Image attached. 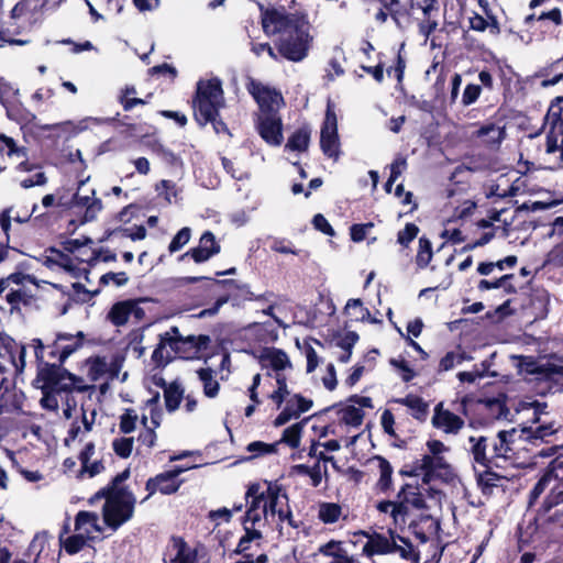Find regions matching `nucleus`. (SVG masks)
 <instances>
[{
	"label": "nucleus",
	"instance_id": "obj_35",
	"mask_svg": "<svg viewBox=\"0 0 563 563\" xmlns=\"http://www.w3.org/2000/svg\"><path fill=\"white\" fill-rule=\"evenodd\" d=\"M319 552L325 556L333 558L331 563H354V558L347 555L341 548L340 541L331 540L319 548Z\"/></svg>",
	"mask_w": 563,
	"mask_h": 563
},
{
	"label": "nucleus",
	"instance_id": "obj_43",
	"mask_svg": "<svg viewBox=\"0 0 563 563\" xmlns=\"http://www.w3.org/2000/svg\"><path fill=\"white\" fill-rule=\"evenodd\" d=\"M433 256L432 244L429 239L422 236L419 239V247L416 255V264L418 268H426Z\"/></svg>",
	"mask_w": 563,
	"mask_h": 563
},
{
	"label": "nucleus",
	"instance_id": "obj_54",
	"mask_svg": "<svg viewBox=\"0 0 563 563\" xmlns=\"http://www.w3.org/2000/svg\"><path fill=\"white\" fill-rule=\"evenodd\" d=\"M108 369L104 358L96 357L88 363V376L92 382L99 380Z\"/></svg>",
	"mask_w": 563,
	"mask_h": 563
},
{
	"label": "nucleus",
	"instance_id": "obj_1",
	"mask_svg": "<svg viewBox=\"0 0 563 563\" xmlns=\"http://www.w3.org/2000/svg\"><path fill=\"white\" fill-rule=\"evenodd\" d=\"M245 501L244 529H260L284 521L292 526L287 493L277 483H267L264 490L258 484H252L245 493Z\"/></svg>",
	"mask_w": 563,
	"mask_h": 563
},
{
	"label": "nucleus",
	"instance_id": "obj_41",
	"mask_svg": "<svg viewBox=\"0 0 563 563\" xmlns=\"http://www.w3.org/2000/svg\"><path fill=\"white\" fill-rule=\"evenodd\" d=\"M310 141V129L301 128L298 129L288 139L285 150L305 152L308 148Z\"/></svg>",
	"mask_w": 563,
	"mask_h": 563
},
{
	"label": "nucleus",
	"instance_id": "obj_22",
	"mask_svg": "<svg viewBox=\"0 0 563 563\" xmlns=\"http://www.w3.org/2000/svg\"><path fill=\"white\" fill-rule=\"evenodd\" d=\"M432 424L445 433L456 434L463 428L464 420L439 404L434 409Z\"/></svg>",
	"mask_w": 563,
	"mask_h": 563
},
{
	"label": "nucleus",
	"instance_id": "obj_10",
	"mask_svg": "<svg viewBox=\"0 0 563 563\" xmlns=\"http://www.w3.org/2000/svg\"><path fill=\"white\" fill-rule=\"evenodd\" d=\"M71 206L78 210H84V221L96 220L102 210V201L96 197V190L86 188V180H80L77 191L73 196Z\"/></svg>",
	"mask_w": 563,
	"mask_h": 563
},
{
	"label": "nucleus",
	"instance_id": "obj_5",
	"mask_svg": "<svg viewBox=\"0 0 563 563\" xmlns=\"http://www.w3.org/2000/svg\"><path fill=\"white\" fill-rule=\"evenodd\" d=\"M310 42L308 25L301 23L280 35L277 49L282 57L291 62H300L308 55Z\"/></svg>",
	"mask_w": 563,
	"mask_h": 563
},
{
	"label": "nucleus",
	"instance_id": "obj_47",
	"mask_svg": "<svg viewBox=\"0 0 563 563\" xmlns=\"http://www.w3.org/2000/svg\"><path fill=\"white\" fill-rule=\"evenodd\" d=\"M23 285H11L7 290L5 299L11 305V310L18 309L21 303H26L30 296L22 288Z\"/></svg>",
	"mask_w": 563,
	"mask_h": 563
},
{
	"label": "nucleus",
	"instance_id": "obj_13",
	"mask_svg": "<svg viewBox=\"0 0 563 563\" xmlns=\"http://www.w3.org/2000/svg\"><path fill=\"white\" fill-rule=\"evenodd\" d=\"M526 371L533 374L537 380L548 383L551 390H563V365L550 362L538 365L531 361L527 363Z\"/></svg>",
	"mask_w": 563,
	"mask_h": 563
},
{
	"label": "nucleus",
	"instance_id": "obj_4",
	"mask_svg": "<svg viewBox=\"0 0 563 563\" xmlns=\"http://www.w3.org/2000/svg\"><path fill=\"white\" fill-rule=\"evenodd\" d=\"M209 341L207 335L183 336L177 327H172L168 331L159 334V343L152 357L157 363L168 362L176 355L185 353L187 346L200 350L206 347Z\"/></svg>",
	"mask_w": 563,
	"mask_h": 563
},
{
	"label": "nucleus",
	"instance_id": "obj_49",
	"mask_svg": "<svg viewBox=\"0 0 563 563\" xmlns=\"http://www.w3.org/2000/svg\"><path fill=\"white\" fill-rule=\"evenodd\" d=\"M492 22L489 23L487 20H485L479 14H474L470 18V27L474 31L483 32L487 27L489 29L490 33L498 34L499 33V26L497 21L494 18H490Z\"/></svg>",
	"mask_w": 563,
	"mask_h": 563
},
{
	"label": "nucleus",
	"instance_id": "obj_46",
	"mask_svg": "<svg viewBox=\"0 0 563 563\" xmlns=\"http://www.w3.org/2000/svg\"><path fill=\"white\" fill-rule=\"evenodd\" d=\"M553 479H555V478H554V475L552 472H547L541 476V478L537 482V484L534 485V487L532 488V490L529 494V498H528L529 508H531L536 504L538 498L541 496V494L544 493V490L549 487L550 483Z\"/></svg>",
	"mask_w": 563,
	"mask_h": 563
},
{
	"label": "nucleus",
	"instance_id": "obj_6",
	"mask_svg": "<svg viewBox=\"0 0 563 563\" xmlns=\"http://www.w3.org/2000/svg\"><path fill=\"white\" fill-rule=\"evenodd\" d=\"M55 364H45L38 372V377L44 383V388L56 393H70L74 389L78 391L87 390L86 385H81L82 379L69 373L65 368Z\"/></svg>",
	"mask_w": 563,
	"mask_h": 563
},
{
	"label": "nucleus",
	"instance_id": "obj_9",
	"mask_svg": "<svg viewBox=\"0 0 563 563\" xmlns=\"http://www.w3.org/2000/svg\"><path fill=\"white\" fill-rule=\"evenodd\" d=\"M320 146L324 155L338 159L340 141L338 135V121L333 106L329 102L325 118L320 132Z\"/></svg>",
	"mask_w": 563,
	"mask_h": 563
},
{
	"label": "nucleus",
	"instance_id": "obj_32",
	"mask_svg": "<svg viewBox=\"0 0 563 563\" xmlns=\"http://www.w3.org/2000/svg\"><path fill=\"white\" fill-rule=\"evenodd\" d=\"M525 409L531 411V416L527 418L520 426H538L539 421H555L548 412V405L540 401H531L525 404Z\"/></svg>",
	"mask_w": 563,
	"mask_h": 563
},
{
	"label": "nucleus",
	"instance_id": "obj_59",
	"mask_svg": "<svg viewBox=\"0 0 563 563\" xmlns=\"http://www.w3.org/2000/svg\"><path fill=\"white\" fill-rule=\"evenodd\" d=\"M89 538L85 534L77 532L74 536L68 537L64 542L65 551L69 554L79 552L86 544Z\"/></svg>",
	"mask_w": 563,
	"mask_h": 563
},
{
	"label": "nucleus",
	"instance_id": "obj_31",
	"mask_svg": "<svg viewBox=\"0 0 563 563\" xmlns=\"http://www.w3.org/2000/svg\"><path fill=\"white\" fill-rule=\"evenodd\" d=\"M43 264L48 268L58 266L69 273H74L76 268L73 258L56 249H48L46 251V254L43 256Z\"/></svg>",
	"mask_w": 563,
	"mask_h": 563
},
{
	"label": "nucleus",
	"instance_id": "obj_15",
	"mask_svg": "<svg viewBox=\"0 0 563 563\" xmlns=\"http://www.w3.org/2000/svg\"><path fill=\"white\" fill-rule=\"evenodd\" d=\"M187 468L185 467H175L172 471L163 472L155 477L150 478L146 482V490L148 492V495L145 499H147L150 496L155 494L156 492H159L164 495H170L176 493L183 481L178 478V476L185 472Z\"/></svg>",
	"mask_w": 563,
	"mask_h": 563
},
{
	"label": "nucleus",
	"instance_id": "obj_55",
	"mask_svg": "<svg viewBox=\"0 0 563 563\" xmlns=\"http://www.w3.org/2000/svg\"><path fill=\"white\" fill-rule=\"evenodd\" d=\"M363 418V410L354 406H349L342 411V421L347 426L358 427L362 424Z\"/></svg>",
	"mask_w": 563,
	"mask_h": 563
},
{
	"label": "nucleus",
	"instance_id": "obj_23",
	"mask_svg": "<svg viewBox=\"0 0 563 563\" xmlns=\"http://www.w3.org/2000/svg\"><path fill=\"white\" fill-rule=\"evenodd\" d=\"M219 252L220 245L216 242L214 235L206 231L199 240V245L183 254L180 260L190 255L196 263H203Z\"/></svg>",
	"mask_w": 563,
	"mask_h": 563
},
{
	"label": "nucleus",
	"instance_id": "obj_3",
	"mask_svg": "<svg viewBox=\"0 0 563 563\" xmlns=\"http://www.w3.org/2000/svg\"><path fill=\"white\" fill-rule=\"evenodd\" d=\"M192 103L196 121L200 125L208 124L224 106L221 81L218 78L198 81Z\"/></svg>",
	"mask_w": 563,
	"mask_h": 563
},
{
	"label": "nucleus",
	"instance_id": "obj_56",
	"mask_svg": "<svg viewBox=\"0 0 563 563\" xmlns=\"http://www.w3.org/2000/svg\"><path fill=\"white\" fill-rule=\"evenodd\" d=\"M301 427L299 423L292 424L286 428L283 432L280 442L286 443L292 449H296L300 444Z\"/></svg>",
	"mask_w": 563,
	"mask_h": 563
},
{
	"label": "nucleus",
	"instance_id": "obj_53",
	"mask_svg": "<svg viewBox=\"0 0 563 563\" xmlns=\"http://www.w3.org/2000/svg\"><path fill=\"white\" fill-rule=\"evenodd\" d=\"M245 534L240 539L236 552L246 553L251 549V543L260 541L263 538L261 529H244Z\"/></svg>",
	"mask_w": 563,
	"mask_h": 563
},
{
	"label": "nucleus",
	"instance_id": "obj_24",
	"mask_svg": "<svg viewBox=\"0 0 563 563\" xmlns=\"http://www.w3.org/2000/svg\"><path fill=\"white\" fill-rule=\"evenodd\" d=\"M498 445L503 450V462L512 461L520 450L527 449L521 444L517 428L499 431Z\"/></svg>",
	"mask_w": 563,
	"mask_h": 563
},
{
	"label": "nucleus",
	"instance_id": "obj_40",
	"mask_svg": "<svg viewBox=\"0 0 563 563\" xmlns=\"http://www.w3.org/2000/svg\"><path fill=\"white\" fill-rule=\"evenodd\" d=\"M376 508L379 512L390 514L396 525L405 523L407 507L405 505H400L399 501H379L377 503Z\"/></svg>",
	"mask_w": 563,
	"mask_h": 563
},
{
	"label": "nucleus",
	"instance_id": "obj_27",
	"mask_svg": "<svg viewBox=\"0 0 563 563\" xmlns=\"http://www.w3.org/2000/svg\"><path fill=\"white\" fill-rule=\"evenodd\" d=\"M517 181L510 184V180L506 175H500L496 183L490 184L486 188V197L487 198H506L514 197L520 191V186Z\"/></svg>",
	"mask_w": 563,
	"mask_h": 563
},
{
	"label": "nucleus",
	"instance_id": "obj_25",
	"mask_svg": "<svg viewBox=\"0 0 563 563\" xmlns=\"http://www.w3.org/2000/svg\"><path fill=\"white\" fill-rule=\"evenodd\" d=\"M165 563H195L196 553L180 538H173L164 558Z\"/></svg>",
	"mask_w": 563,
	"mask_h": 563
},
{
	"label": "nucleus",
	"instance_id": "obj_42",
	"mask_svg": "<svg viewBox=\"0 0 563 563\" xmlns=\"http://www.w3.org/2000/svg\"><path fill=\"white\" fill-rule=\"evenodd\" d=\"M563 503V482H558L550 490V494L545 497L542 506L538 510V516L549 514L553 507Z\"/></svg>",
	"mask_w": 563,
	"mask_h": 563
},
{
	"label": "nucleus",
	"instance_id": "obj_62",
	"mask_svg": "<svg viewBox=\"0 0 563 563\" xmlns=\"http://www.w3.org/2000/svg\"><path fill=\"white\" fill-rule=\"evenodd\" d=\"M137 415L133 409H126L120 418V430L123 433H131L136 428Z\"/></svg>",
	"mask_w": 563,
	"mask_h": 563
},
{
	"label": "nucleus",
	"instance_id": "obj_26",
	"mask_svg": "<svg viewBox=\"0 0 563 563\" xmlns=\"http://www.w3.org/2000/svg\"><path fill=\"white\" fill-rule=\"evenodd\" d=\"M474 135L488 146H499L506 136L505 125L487 122L481 125Z\"/></svg>",
	"mask_w": 563,
	"mask_h": 563
},
{
	"label": "nucleus",
	"instance_id": "obj_48",
	"mask_svg": "<svg viewBox=\"0 0 563 563\" xmlns=\"http://www.w3.org/2000/svg\"><path fill=\"white\" fill-rule=\"evenodd\" d=\"M0 153L7 154L9 157H26V150L24 147H18L13 139L5 136L4 134H0Z\"/></svg>",
	"mask_w": 563,
	"mask_h": 563
},
{
	"label": "nucleus",
	"instance_id": "obj_8",
	"mask_svg": "<svg viewBox=\"0 0 563 563\" xmlns=\"http://www.w3.org/2000/svg\"><path fill=\"white\" fill-rule=\"evenodd\" d=\"M544 126L548 128L547 152L561 151L563 162V108L560 102L551 103L544 118Z\"/></svg>",
	"mask_w": 563,
	"mask_h": 563
},
{
	"label": "nucleus",
	"instance_id": "obj_44",
	"mask_svg": "<svg viewBox=\"0 0 563 563\" xmlns=\"http://www.w3.org/2000/svg\"><path fill=\"white\" fill-rule=\"evenodd\" d=\"M376 461L378 463V470H379V479L377 482V487L382 492H386L391 486V474H393V467L390 463L385 460L384 457L377 456Z\"/></svg>",
	"mask_w": 563,
	"mask_h": 563
},
{
	"label": "nucleus",
	"instance_id": "obj_57",
	"mask_svg": "<svg viewBox=\"0 0 563 563\" xmlns=\"http://www.w3.org/2000/svg\"><path fill=\"white\" fill-rule=\"evenodd\" d=\"M33 283V278L30 275L23 273H13L5 278L0 279V295L7 290L11 285H24V283Z\"/></svg>",
	"mask_w": 563,
	"mask_h": 563
},
{
	"label": "nucleus",
	"instance_id": "obj_63",
	"mask_svg": "<svg viewBox=\"0 0 563 563\" xmlns=\"http://www.w3.org/2000/svg\"><path fill=\"white\" fill-rule=\"evenodd\" d=\"M191 236V230L187 227L183 228L177 232V234L173 238L168 250L170 253L179 251L183 246H185Z\"/></svg>",
	"mask_w": 563,
	"mask_h": 563
},
{
	"label": "nucleus",
	"instance_id": "obj_61",
	"mask_svg": "<svg viewBox=\"0 0 563 563\" xmlns=\"http://www.w3.org/2000/svg\"><path fill=\"white\" fill-rule=\"evenodd\" d=\"M278 443L267 444L262 441H254L246 446L247 452L251 453L252 457H258L266 454L276 452Z\"/></svg>",
	"mask_w": 563,
	"mask_h": 563
},
{
	"label": "nucleus",
	"instance_id": "obj_7",
	"mask_svg": "<svg viewBox=\"0 0 563 563\" xmlns=\"http://www.w3.org/2000/svg\"><path fill=\"white\" fill-rule=\"evenodd\" d=\"M560 429L556 421H539L538 426H520L517 431L521 444L530 451L553 443Z\"/></svg>",
	"mask_w": 563,
	"mask_h": 563
},
{
	"label": "nucleus",
	"instance_id": "obj_21",
	"mask_svg": "<svg viewBox=\"0 0 563 563\" xmlns=\"http://www.w3.org/2000/svg\"><path fill=\"white\" fill-rule=\"evenodd\" d=\"M262 368L273 371L275 374H284L286 369H291L292 365L288 355L279 349L266 347L258 356Z\"/></svg>",
	"mask_w": 563,
	"mask_h": 563
},
{
	"label": "nucleus",
	"instance_id": "obj_16",
	"mask_svg": "<svg viewBox=\"0 0 563 563\" xmlns=\"http://www.w3.org/2000/svg\"><path fill=\"white\" fill-rule=\"evenodd\" d=\"M302 22L295 20L284 9H272L263 13L262 24L266 34L280 33L284 35L286 32L294 29L295 25H301Z\"/></svg>",
	"mask_w": 563,
	"mask_h": 563
},
{
	"label": "nucleus",
	"instance_id": "obj_37",
	"mask_svg": "<svg viewBox=\"0 0 563 563\" xmlns=\"http://www.w3.org/2000/svg\"><path fill=\"white\" fill-rule=\"evenodd\" d=\"M88 8L89 13L93 18L95 21L101 19V14L96 10L95 4L106 10L109 13L118 14L122 11L124 5V0H85Z\"/></svg>",
	"mask_w": 563,
	"mask_h": 563
},
{
	"label": "nucleus",
	"instance_id": "obj_34",
	"mask_svg": "<svg viewBox=\"0 0 563 563\" xmlns=\"http://www.w3.org/2000/svg\"><path fill=\"white\" fill-rule=\"evenodd\" d=\"M399 504L405 505L407 507V512L409 511V506L416 509H422L426 507V501L423 496L420 494L419 489L411 485H406L398 494Z\"/></svg>",
	"mask_w": 563,
	"mask_h": 563
},
{
	"label": "nucleus",
	"instance_id": "obj_14",
	"mask_svg": "<svg viewBox=\"0 0 563 563\" xmlns=\"http://www.w3.org/2000/svg\"><path fill=\"white\" fill-rule=\"evenodd\" d=\"M0 341L4 352H0V386L5 380L3 374L7 371L4 361L11 363L16 372H22L25 365V347L18 344L13 339L8 335H0Z\"/></svg>",
	"mask_w": 563,
	"mask_h": 563
},
{
	"label": "nucleus",
	"instance_id": "obj_20",
	"mask_svg": "<svg viewBox=\"0 0 563 563\" xmlns=\"http://www.w3.org/2000/svg\"><path fill=\"white\" fill-rule=\"evenodd\" d=\"M257 130L271 145H279L283 141L282 119L278 114H258Z\"/></svg>",
	"mask_w": 563,
	"mask_h": 563
},
{
	"label": "nucleus",
	"instance_id": "obj_60",
	"mask_svg": "<svg viewBox=\"0 0 563 563\" xmlns=\"http://www.w3.org/2000/svg\"><path fill=\"white\" fill-rule=\"evenodd\" d=\"M464 360L465 356L463 353L449 352L441 358L439 364V371L448 372L454 368L455 366L462 364Z\"/></svg>",
	"mask_w": 563,
	"mask_h": 563
},
{
	"label": "nucleus",
	"instance_id": "obj_36",
	"mask_svg": "<svg viewBox=\"0 0 563 563\" xmlns=\"http://www.w3.org/2000/svg\"><path fill=\"white\" fill-rule=\"evenodd\" d=\"M318 518L325 525L338 522L341 518L345 519L342 507L336 503H321L318 507Z\"/></svg>",
	"mask_w": 563,
	"mask_h": 563
},
{
	"label": "nucleus",
	"instance_id": "obj_17",
	"mask_svg": "<svg viewBox=\"0 0 563 563\" xmlns=\"http://www.w3.org/2000/svg\"><path fill=\"white\" fill-rule=\"evenodd\" d=\"M82 332H77L76 334L58 333L51 346L49 354L53 358H57L59 364H63L73 353L82 346Z\"/></svg>",
	"mask_w": 563,
	"mask_h": 563
},
{
	"label": "nucleus",
	"instance_id": "obj_28",
	"mask_svg": "<svg viewBox=\"0 0 563 563\" xmlns=\"http://www.w3.org/2000/svg\"><path fill=\"white\" fill-rule=\"evenodd\" d=\"M75 530L88 537H93L95 533H100L102 528L99 523V516L96 512L79 511L75 520Z\"/></svg>",
	"mask_w": 563,
	"mask_h": 563
},
{
	"label": "nucleus",
	"instance_id": "obj_39",
	"mask_svg": "<svg viewBox=\"0 0 563 563\" xmlns=\"http://www.w3.org/2000/svg\"><path fill=\"white\" fill-rule=\"evenodd\" d=\"M197 375L199 380L202 383L205 396L208 398L217 397L219 394L220 385L214 378V372L209 367L200 368L197 371Z\"/></svg>",
	"mask_w": 563,
	"mask_h": 563
},
{
	"label": "nucleus",
	"instance_id": "obj_30",
	"mask_svg": "<svg viewBox=\"0 0 563 563\" xmlns=\"http://www.w3.org/2000/svg\"><path fill=\"white\" fill-rule=\"evenodd\" d=\"M155 384L164 388L165 404L168 411H175L184 397V388L177 382H173L168 385L165 384L163 378L155 380Z\"/></svg>",
	"mask_w": 563,
	"mask_h": 563
},
{
	"label": "nucleus",
	"instance_id": "obj_50",
	"mask_svg": "<svg viewBox=\"0 0 563 563\" xmlns=\"http://www.w3.org/2000/svg\"><path fill=\"white\" fill-rule=\"evenodd\" d=\"M399 540L402 544H397L395 542L394 553H398L402 559L408 560L411 563H419V553L415 550L413 545L404 538L399 537Z\"/></svg>",
	"mask_w": 563,
	"mask_h": 563
},
{
	"label": "nucleus",
	"instance_id": "obj_52",
	"mask_svg": "<svg viewBox=\"0 0 563 563\" xmlns=\"http://www.w3.org/2000/svg\"><path fill=\"white\" fill-rule=\"evenodd\" d=\"M345 312L355 320H365L369 317V310L363 306L361 299H350Z\"/></svg>",
	"mask_w": 563,
	"mask_h": 563
},
{
	"label": "nucleus",
	"instance_id": "obj_58",
	"mask_svg": "<svg viewBox=\"0 0 563 563\" xmlns=\"http://www.w3.org/2000/svg\"><path fill=\"white\" fill-rule=\"evenodd\" d=\"M133 443V438H117L112 442V448L118 456L126 459L132 453Z\"/></svg>",
	"mask_w": 563,
	"mask_h": 563
},
{
	"label": "nucleus",
	"instance_id": "obj_19",
	"mask_svg": "<svg viewBox=\"0 0 563 563\" xmlns=\"http://www.w3.org/2000/svg\"><path fill=\"white\" fill-rule=\"evenodd\" d=\"M312 406V400L302 397L299 394L289 395L282 412L275 419V426L280 427L289 420L298 418L307 412Z\"/></svg>",
	"mask_w": 563,
	"mask_h": 563
},
{
	"label": "nucleus",
	"instance_id": "obj_33",
	"mask_svg": "<svg viewBox=\"0 0 563 563\" xmlns=\"http://www.w3.org/2000/svg\"><path fill=\"white\" fill-rule=\"evenodd\" d=\"M416 470L424 473L426 477L435 475L439 471L448 467V464L441 455H423L416 462Z\"/></svg>",
	"mask_w": 563,
	"mask_h": 563
},
{
	"label": "nucleus",
	"instance_id": "obj_11",
	"mask_svg": "<svg viewBox=\"0 0 563 563\" xmlns=\"http://www.w3.org/2000/svg\"><path fill=\"white\" fill-rule=\"evenodd\" d=\"M249 91L258 103L260 114H278L284 99L277 90L253 80L249 86Z\"/></svg>",
	"mask_w": 563,
	"mask_h": 563
},
{
	"label": "nucleus",
	"instance_id": "obj_12",
	"mask_svg": "<svg viewBox=\"0 0 563 563\" xmlns=\"http://www.w3.org/2000/svg\"><path fill=\"white\" fill-rule=\"evenodd\" d=\"M145 316L139 301L128 299L115 302L107 314V319L115 327H121L130 321L140 322Z\"/></svg>",
	"mask_w": 563,
	"mask_h": 563
},
{
	"label": "nucleus",
	"instance_id": "obj_51",
	"mask_svg": "<svg viewBox=\"0 0 563 563\" xmlns=\"http://www.w3.org/2000/svg\"><path fill=\"white\" fill-rule=\"evenodd\" d=\"M142 424L144 427V430L140 433L137 441L141 445L151 449L155 445L157 438L155 428L148 424V417L146 415H143L142 417Z\"/></svg>",
	"mask_w": 563,
	"mask_h": 563
},
{
	"label": "nucleus",
	"instance_id": "obj_38",
	"mask_svg": "<svg viewBox=\"0 0 563 563\" xmlns=\"http://www.w3.org/2000/svg\"><path fill=\"white\" fill-rule=\"evenodd\" d=\"M395 402L408 407L416 419L423 420L428 413V404L417 395H407L395 399Z\"/></svg>",
	"mask_w": 563,
	"mask_h": 563
},
{
	"label": "nucleus",
	"instance_id": "obj_2",
	"mask_svg": "<svg viewBox=\"0 0 563 563\" xmlns=\"http://www.w3.org/2000/svg\"><path fill=\"white\" fill-rule=\"evenodd\" d=\"M129 477V471L118 474L112 482L100 489L95 499L104 498L103 521L112 530L119 529L128 522L134 514L135 497L121 484Z\"/></svg>",
	"mask_w": 563,
	"mask_h": 563
},
{
	"label": "nucleus",
	"instance_id": "obj_29",
	"mask_svg": "<svg viewBox=\"0 0 563 563\" xmlns=\"http://www.w3.org/2000/svg\"><path fill=\"white\" fill-rule=\"evenodd\" d=\"M395 550V539L387 538L383 534H374L363 547V553L367 556H372L374 554H389L394 553Z\"/></svg>",
	"mask_w": 563,
	"mask_h": 563
},
{
	"label": "nucleus",
	"instance_id": "obj_45",
	"mask_svg": "<svg viewBox=\"0 0 563 563\" xmlns=\"http://www.w3.org/2000/svg\"><path fill=\"white\" fill-rule=\"evenodd\" d=\"M294 472L298 475L308 476L313 487H318L322 479V472L320 463L317 462L313 466L298 464L294 466Z\"/></svg>",
	"mask_w": 563,
	"mask_h": 563
},
{
	"label": "nucleus",
	"instance_id": "obj_64",
	"mask_svg": "<svg viewBox=\"0 0 563 563\" xmlns=\"http://www.w3.org/2000/svg\"><path fill=\"white\" fill-rule=\"evenodd\" d=\"M419 228L413 223H407L405 229L397 234V242L407 247L409 243L418 235Z\"/></svg>",
	"mask_w": 563,
	"mask_h": 563
},
{
	"label": "nucleus",
	"instance_id": "obj_18",
	"mask_svg": "<svg viewBox=\"0 0 563 563\" xmlns=\"http://www.w3.org/2000/svg\"><path fill=\"white\" fill-rule=\"evenodd\" d=\"M467 452L472 455L475 464L488 470L495 466V459H492L490 442L488 437L471 435L465 445Z\"/></svg>",
	"mask_w": 563,
	"mask_h": 563
}]
</instances>
